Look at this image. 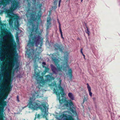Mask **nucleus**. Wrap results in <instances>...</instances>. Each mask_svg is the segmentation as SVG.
Listing matches in <instances>:
<instances>
[{
  "mask_svg": "<svg viewBox=\"0 0 120 120\" xmlns=\"http://www.w3.org/2000/svg\"><path fill=\"white\" fill-rule=\"evenodd\" d=\"M31 32L29 40L28 45L30 46H33L34 44H35L38 46L40 44V47H39L36 53L34 56V58L37 59L39 58L40 53L42 52L41 46L42 45L43 40L41 39V34L39 30L38 27H37L35 30H34V27L31 30Z\"/></svg>",
  "mask_w": 120,
  "mask_h": 120,
  "instance_id": "obj_1",
  "label": "nucleus"
},
{
  "mask_svg": "<svg viewBox=\"0 0 120 120\" xmlns=\"http://www.w3.org/2000/svg\"><path fill=\"white\" fill-rule=\"evenodd\" d=\"M36 6L38 8L41 10L42 4H38ZM41 10L38 11L37 15L36 12L33 10H30V8H29L27 11L26 16L28 18H29V23L30 25H32V29L34 27V30H35L37 27L38 28L39 30L38 27L42 22L41 19Z\"/></svg>",
  "mask_w": 120,
  "mask_h": 120,
  "instance_id": "obj_2",
  "label": "nucleus"
},
{
  "mask_svg": "<svg viewBox=\"0 0 120 120\" xmlns=\"http://www.w3.org/2000/svg\"><path fill=\"white\" fill-rule=\"evenodd\" d=\"M61 81V80L59 81L60 84L58 85V89L56 86V88L54 89V91L57 95L61 105H63V106L72 110L73 111L72 109L74 106L73 103L71 100L66 99V97L64 96L65 94L64 89L60 85Z\"/></svg>",
  "mask_w": 120,
  "mask_h": 120,
  "instance_id": "obj_3",
  "label": "nucleus"
},
{
  "mask_svg": "<svg viewBox=\"0 0 120 120\" xmlns=\"http://www.w3.org/2000/svg\"><path fill=\"white\" fill-rule=\"evenodd\" d=\"M11 7L9 9L7 10L6 12L7 13L8 17L10 18L9 24L10 27L13 26V21H15V26L18 29L19 28V22L18 21L19 16L16 14H13L11 15L14 11L16 10L19 6V3L17 0H11Z\"/></svg>",
  "mask_w": 120,
  "mask_h": 120,
  "instance_id": "obj_4",
  "label": "nucleus"
},
{
  "mask_svg": "<svg viewBox=\"0 0 120 120\" xmlns=\"http://www.w3.org/2000/svg\"><path fill=\"white\" fill-rule=\"evenodd\" d=\"M60 54L59 52L57 53H55L52 54V60L54 61L55 65L56 66L57 70L59 71H61V70L63 71L67 70V68H69V65L68 63V56H64V61L62 63V64L60 66L59 64H58V61L57 59L58 56H59Z\"/></svg>",
  "mask_w": 120,
  "mask_h": 120,
  "instance_id": "obj_5",
  "label": "nucleus"
},
{
  "mask_svg": "<svg viewBox=\"0 0 120 120\" xmlns=\"http://www.w3.org/2000/svg\"><path fill=\"white\" fill-rule=\"evenodd\" d=\"M28 105V107L32 110H35L39 109L42 112H45V114L47 108L45 104L41 103V102L38 100L33 101L30 99Z\"/></svg>",
  "mask_w": 120,
  "mask_h": 120,
  "instance_id": "obj_6",
  "label": "nucleus"
},
{
  "mask_svg": "<svg viewBox=\"0 0 120 120\" xmlns=\"http://www.w3.org/2000/svg\"><path fill=\"white\" fill-rule=\"evenodd\" d=\"M37 67H35L34 70L35 79L37 81L38 83L43 84L45 83V81L43 79V77L40 76L39 75V72H38L37 71V70L38 69H37L38 66H37Z\"/></svg>",
  "mask_w": 120,
  "mask_h": 120,
  "instance_id": "obj_7",
  "label": "nucleus"
},
{
  "mask_svg": "<svg viewBox=\"0 0 120 120\" xmlns=\"http://www.w3.org/2000/svg\"><path fill=\"white\" fill-rule=\"evenodd\" d=\"M0 30L1 34L0 37L1 38V37H3L4 34H6L7 33L8 30L6 28V24L2 23L0 20Z\"/></svg>",
  "mask_w": 120,
  "mask_h": 120,
  "instance_id": "obj_8",
  "label": "nucleus"
},
{
  "mask_svg": "<svg viewBox=\"0 0 120 120\" xmlns=\"http://www.w3.org/2000/svg\"><path fill=\"white\" fill-rule=\"evenodd\" d=\"M6 94L4 96V99H6L7 98L9 93L12 90V86L11 84H10L6 86Z\"/></svg>",
  "mask_w": 120,
  "mask_h": 120,
  "instance_id": "obj_9",
  "label": "nucleus"
},
{
  "mask_svg": "<svg viewBox=\"0 0 120 120\" xmlns=\"http://www.w3.org/2000/svg\"><path fill=\"white\" fill-rule=\"evenodd\" d=\"M55 50L56 51L59 50L61 52H63V48L62 45H59L57 43L55 44L54 46Z\"/></svg>",
  "mask_w": 120,
  "mask_h": 120,
  "instance_id": "obj_10",
  "label": "nucleus"
},
{
  "mask_svg": "<svg viewBox=\"0 0 120 120\" xmlns=\"http://www.w3.org/2000/svg\"><path fill=\"white\" fill-rule=\"evenodd\" d=\"M45 77L46 81L48 82H52V80H54L55 79L54 77L49 75H47L45 76Z\"/></svg>",
  "mask_w": 120,
  "mask_h": 120,
  "instance_id": "obj_11",
  "label": "nucleus"
},
{
  "mask_svg": "<svg viewBox=\"0 0 120 120\" xmlns=\"http://www.w3.org/2000/svg\"><path fill=\"white\" fill-rule=\"evenodd\" d=\"M6 105L7 102L4 100L2 101L0 103V106H1L0 109L2 112L3 111L4 107Z\"/></svg>",
  "mask_w": 120,
  "mask_h": 120,
  "instance_id": "obj_12",
  "label": "nucleus"
},
{
  "mask_svg": "<svg viewBox=\"0 0 120 120\" xmlns=\"http://www.w3.org/2000/svg\"><path fill=\"white\" fill-rule=\"evenodd\" d=\"M27 54L28 55V57L31 58L33 56L34 53V50L33 49H29L27 52Z\"/></svg>",
  "mask_w": 120,
  "mask_h": 120,
  "instance_id": "obj_13",
  "label": "nucleus"
},
{
  "mask_svg": "<svg viewBox=\"0 0 120 120\" xmlns=\"http://www.w3.org/2000/svg\"><path fill=\"white\" fill-rule=\"evenodd\" d=\"M47 28L48 29L51 26V19L50 17H48L47 19Z\"/></svg>",
  "mask_w": 120,
  "mask_h": 120,
  "instance_id": "obj_14",
  "label": "nucleus"
},
{
  "mask_svg": "<svg viewBox=\"0 0 120 120\" xmlns=\"http://www.w3.org/2000/svg\"><path fill=\"white\" fill-rule=\"evenodd\" d=\"M72 71L71 68H69L68 70L67 73V75H68L69 77L70 80H71L72 79Z\"/></svg>",
  "mask_w": 120,
  "mask_h": 120,
  "instance_id": "obj_15",
  "label": "nucleus"
},
{
  "mask_svg": "<svg viewBox=\"0 0 120 120\" xmlns=\"http://www.w3.org/2000/svg\"><path fill=\"white\" fill-rule=\"evenodd\" d=\"M86 85L87 86V87L89 92V95L91 97L92 96V94L91 92V88L88 83H87L86 84Z\"/></svg>",
  "mask_w": 120,
  "mask_h": 120,
  "instance_id": "obj_16",
  "label": "nucleus"
},
{
  "mask_svg": "<svg viewBox=\"0 0 120 120\" xmlns=\"http://www.w3.org/2000/svg\"><path fill=\"white\" fill-rule=\"evenodd\" d=\"M69 97L72 100H74L75 99L72 94L71 92L69 93L68 94Z\"/></svg>",
  "mask_w": 120,
  "mask_h": 120,
  "instance_id": "obj_17",
  "label": "nucleus"
},
{
  "mask_svg": "<svg viewBox=\"0 0 120 120\" xmlns=\"http://www.w3.org/2000/svg\"><path fill=\"white\" fill-rule=\"evenodd\" d=\"M43 68H45V70L43 71V73L44 74H45L47 72H48L49 70V68L47 67H46L44 65H43Z\"/></svg>",
  "mask_w": 120,
  "mask_h": 120,
  "instance_id": "obj_18",
  "label": "nucleus"
},
{
  "mask_svg": "<svg viewBox=\"0 0 120 120\" xmlns=\"http://www.w3.org/2000/svg\"><path fill=\"white\" fill-rule=\"evenodd\" d=\"M9 42L11 44V46H13L14 45L13 43V40L12 38L10 37L9 38Z\"/></svg>",
  "mask_w": 120,
  "mask_h": 120,
  "instance_id": "obj_19",
  "label": "nucleus"
},
{
  "mask_svg": "<svg viewBox=\"0 0 120 120\" xmlns=\"http://www.w3.org/2000/svg\"><path fill=\"white\" fill-rule=\"evenodd\" d=\"M58 0H54V5H55L54 6H53L54 9H56V8H57V6H56V5L57 4V1Z\"/></svg>",
  "mask_w": 120,
  "mask_h": 120,
  "instance_id": "obj_20",
  "label": "nucleus"
},
{
  "mask_svg": "<svg viewBox=\"0 0 120 120\" xmlns=\"http://www.w3.org/2000/svg\"><path fill=\"white\" fill-rule=\"evenodd\" d=\"M52 70L53 73H55L56 70V68L54 66H53L51 68Z\"/></svg>",
  "mask_w": 120,
  "mask_h": 120,
  "instance_id": "obj_21",
  "label": "nucleus"
},
{
  "mask_svg": "<svg viewBox=\"0 0 120 120\" xmlns=\"http://www.w3.org/2000/svg\"><path fill=\"white\" fill-rule=\"evenodd\" d=\"M89 30V29L88 28H86V33L88 34V36H89L90 33Z\"/></svg>",
  "mask_w": 120,
  "mask_h": 120,
  "instance_id": "obj_22",
  "label": "nucleus"
},
{
  "mask_svg": "<svg viewBox=\"0 0 120 120\" xmlns=\"http://www.w3.org/2000/svg\"><path fill=\"white\" fill-rule=\"evenodd\" d=\"M66 115H65V114H62L61 115H60V117L62 119L63 118V117H66Z\"/></svg>",
  "mask_w": 120,
  "mask_h": 120,
  "instance_id": "obj_23",
  "label": "nucleus"
},
{
  "mask_svg": "<svg viewBox=\"0 0 120 120\" xmlns=\"http://www.w3.org/2000/svg\"><path fill=\"white\" fill-rule=\"evenodd\" d=\"M59 29L60 32V33L61 35H62V31L61 29V26H59Z\"/></svg>",
  "mask_w": 120,
  "mask_h": 120,
  "instance_id": "obj_24",
  "label": "nucleus"
},
{
  "mask_svg": "<svg viewBox=\"0 0 120 120\" xmlns=\"http://www.w3.org/2000/svg\"><path fill=\"white\" fill-rule=\"evenodd\" d=\"M82 50H83V49L82 48L80 50V52H81V53L82 54V55H84V54H83V52H82Z\"/></svg>",
  "mask_w": 120,
  "mask_h": 120,
  "instance_id": "obj_25",
  "label": "nucleus"
},
{
  "mask_svg": "<svg viewBox=\"0 0 120 120\" xmlns=\"http://www.w3.org/2000/svg\"><path fill=\"white\" fill-rule=\"evenodd\" d=\"M36 0H32V2L34 4H35L36 3Z\"/></svg>",
  "mask_w": 120,
  "mask_h": 120,
  "instance_id": "obj_26",
  "label": "nucleus"
},
{
  "mask_svg": "<svg viewBox=\"0 0 120 120\" xmlns=\"http://www.w3.org/2000/svg\"><path fill=\"white\" fill-rule=\"evenodd\" d=\"M86 99L85 97H84V98L83 100V103L85 102V101H86Z\"/></svg>",
  "mask_w": 120,
  "mask_h": 120,
  "instance_id": "obj_27",
  "label": "nucleus"
},
{
  "mask_svg": "<svg viewBox=\"0 0 120 120\" xmlns=\"http://www.w3.org/2000/svg\"><path fill=\"white\" fill-rule=\"evenodd\" d=\"M61 0H60L59 2V4H58V7H60V3L61 2Z\"/></svg>",
  "mask_w": 120,
  "mask_h": 120,
  "instance_id": "obj_28",
  "label": "nucleus"
},
{
  "mask_svg": "<svg viewBox=\"0 0 120 120\" xmlns=\"http://www.w3.org/2000/svg\"><path fill=\"white\" fill-rule=\"evenodd\" d=\"M43 65H46V63L45 62H43L42 63Z\"/></svg>",
  "mask_w": 120,
  "mask_h": 120,
  "instance_id": "obj_29",
  "label": "nucleus"
},
{
  "mask_svg": "<svg viewBox=\"0 0 120 120\" xmlns=\"http://www.w3.org/2000/svg\"><path fill=\"white\" fill-rule=\"evenodd\" d=\"M17 100L18 101H19V97L18 95L17 96Z\"/></svg>",
  "mask_w": 120,
  "mask_h": 120,
  "instance_id": "obj_30",
  "label": "nucleus"
},
{
  "mask_svg": "<svg viewBox=\"0 0 120 120\" xmlns=\"http://www.w3.org/2000/svg\"><path fill=\"white\" fill-rule=\"evenodd\" d=\"M85 26L86 27V28H88V27H87V25L86 24H85Z\"/></svg>",
  "mask_w": 120,
  "mask_h": 120,
  "instance_id": "obj_31",
  "label": "nucleus"
},
{
  "mask_svg": "<svg viewBox=\"0 0 120 120\" xmlns=\"http://www.w3.org/2000/svg\"><path fill=\"white\" fill-rule=\"evenodd\" d=\"M58 22L59 23V26H61L60 23L59 21H58Z\"/></svg>",
  "mask_w": 120,
  "mask_h": 120,
  "instance_id": "obj_32",
  "label": "nucleus"
},
{
  "mask_svg": "<svg viewBox=\"0 0 120 120\" xmlns=\"http://www.w3.org/2000/svg\"><path fill=\"white\" fill-rule=\"evenodd\" d=\"M83 56H84V59H85V60H86V59H85V55H83Z\"/></svg>",
  "mask_w": 120,
  "mask_h": 120,
  "instance_id": "obj_33",
  "label": "nucleus"
},
{
  "mask_svg": "<svg viewBox=\"0 0 120 120\" xmlns=\"http://www.w3.org/2000/svg\"><path fill=\"white\" fill-rule=\"evenodd\" d=\"M40 115L39 114H38V116H37V117H38V118L39 117H40Z\"/></svg>",
  "mask_w": 120,
  "mask_h": 120,
  "instance_id": "obj_34",
  "label": "nucleus"
},
{
  "mask_svg": "<svg viewBox=\"0 0 120 120\" xmlns=\"http://www.w3.org/2000/svg\"><path fill=\"white\" fill-rule=\"evenodd\" d=\"M95 98H93V100H94V101H95Z\"/></svg>",
  "mask_w": 120,
  "mask_h": 120,
  "instance_id": "obj_35",
  "label": "nucleus"
},
{
  "mask_svg": "<svg viewBox=\"0 0 120 120\" xmlns=\"http://www.w3.org/2000/svg\"><path fill=\"white\" fill-rule=\"evenodd\" d=\"M61 37L63 38V39L64 38L63 37V34H62V35H61Z\"/></svg>",
  "mask_w": 120,
  "mask_h": 120,
  "instance_id": "obj_36",
  "label": "nucleus"
},
{
  "mask_svg": "<svg viewBox=\"0 0 120 120\" xmlns=\"http://www.w3.org/2000/svg\"><path fill=\"white\" fill-rule=\"evenodd\" d=\"M0 120H4L3 118H2L1 119H0Z\"/></svg>",
  "mask_w": 120,
  "mask_h": 120,
  "instance_id": "obj_37",
  "label": "nucleus"
},
{
  "mask_svg": "<svg viewBox=\"0 0 120 120\" xmlns=\"http://www.w3.org/2000/svg\"><path fill=\"white\" fill-rule=\"evenodd\" d=\"M81 0V2H82L83 1V0Z\"/></svg>",
  "mask_w": 120,
  "mask_h": 120,
  "instance_id": "obj_38",
  "label": "nucleus"
},
{
  "mask_svg": "<svg viewBox=\"0 0 120 120\" xmlns=\"http://www.w3.org/2000/svg\"><path fill=\"white\" fill-rule=\"evenodd\" d=\"M95 107L96 108H97V106L96 105H95Z\"/></svg>",
  "mask_w": 120,
  "mask_h": 120,
  "instance_id": "obj_39",
  "label": "nucleus"
},
{
  "mask_svg": "<svg viewBox=\"0 0 120 120\" xmlns=\"http://www.w3.org/2000/svg\"><path fill=\"white\" fill-rule=\"evenodd\" d=\"M54 84H55V85H56V83L55 82L54 83Z\"/></svg>",
  "mask_w": 120,
  "mask_h": 120,
  "instance_id": "obj_40",
  "label": "nucleus"
},
{
  "mask_svg": "<svg viewBox=\"0 0 120 120\" xmlns=\"http://www.w3.org/2000/svg\"><path fill=\"white\" fill-rule=\"evenodd\" d=\"M38 49H36V50L37 51V50Z\"/></svg>",
  "mask_w": 120,
  "mask_h": 120,
  "instance_id": "obj_41",
  "label": "nucleus"
},
{
  "mask_svg": "<svg viewBox=\"0 0 120 120\" xmlns=\"http://www.w3.org/2000/svg\"><path fill=\"white\" fill-rule=\"evenodd\" d=\"M2 87H3V86H2Z\"/></svg>",
  "mask_w": 120,
  "mask_h": 120,
  "instance_id": "obj_42",
  "label": "nucleus"
}]
</instances>
